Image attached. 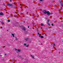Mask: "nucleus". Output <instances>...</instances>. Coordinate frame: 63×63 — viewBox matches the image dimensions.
I'll use <instances>...</instances> for the list:
<instances>
[{
  "instance_id": "4468645a",
  "label": "nucleus",
  "mask_w": 63,
  "mask_h": 63,
  "mask_svg": "<svg viewBox=\"0 0 63 63\" xmlns=\"http://www.w3.org/2000/svg\"><path fill=\"white\" fill-rule=\"evenodd\" d=\"M48 24L49 25H50V24L49 23H48Z\"/></svg>"
},
{
  "instance_id": "423d86ee",
  "label": "nucleus",
  "mask_w": 63,
  "mask_h": 63,
  "mask_svg": "<svg viewBox=\"0 0 63 63\" xmlns=\"http://www.w3.org/2000/svg\"><path fill=\"white\" fill-rule=\"evenodd\" d=\"M31 57H32V58L33 59H35V58L34 57V56H32V55H31Z\"/></svg>"
},
{
  "instance_id": "7ed1b4c3",
  "label": "nucleus",
  "mask_w": 63,
  "mask_h": 63,
  "mask_svg": "<svg viewBox=\"0 0 63 63\" xmlns=\"http://www.w3.org/2000/svg\"><path fill=\"white\" fill-rule=\"evenodd\" d=\"M25 40L26 41H28V40H29V39L28 38H26L25 39Z\"/></svg>"
},
{
  "instance_id": "1a4fd4ad",
  "label": "nucleus",
  "mask_w": 63,
  "mask_h": 63,
  "mask_svg": "<svg viewBox=\"0 0 63 63\" xmlns=\"http://www.w3.org/2000/svg\"><path fill=\"white\" fill-rule=\"evenodd\" d=\"M15 38L16 41H17L18 40V38H17L16 37H15Z\"/></svg>"
},
{
  "instance_id": "dca6fc26",
  "label": "nucleus",
  "mask_w": 63,
  "mask_h": 63,
  "mask_svg": "<svg viewBox=\"0 0 63 63\" xmlns=\"http://www.w3.org/2000/svg\"><path fill=\"white\" fill-rule=\"evenodd\" d=\"M8 22H10V20H8Z\"/></svg>"
},
{
  "instance_id": "f03ea898",
  "label": "nucleus",
  "mask_w": 63,
  "mask_h": 63,
  "mask_svg": "<svg viewBox=\"0 0 63 63\" xmlns=\"http://www.w3.org/2000/svg\"><path fill=\"white\" fill-rule=\"evenodd\" d=\"M7 5L9 6H12L13 5L12 4L8 3L7 4Z\"/></svg>"
},
{
  "instance_id": "2f4dec72",
  "label": "nucleus",
  "mask_w": 63,
  "mask_h": 63,
  "mask_svg": "<svg viewBox=\"0 0 63 63\" xmlns=\"http://www.w3.org/2000/svg\"><path fill=\"white\" fill-rule=\"evenodd\" d=\"M17 23H18V22H17Z\"/></svg>"
},
{
  "instance_id": "6e6552de",
  "label": "nucleus",
  "mask_w": 63,
  "mask_h": 63,
  "mask_svg": "<svg viewBox=\"0 0 63 63\" xmlns=\"http://www.w3.org/2000/svg\"><path fill=\"white\" fill-rule=\"evenodd\" d=\"M12 35L13 36V37H15V36L14 35V34L13 33H12Z\"/></svg>"
},
{
  "instance_id": "9d476101",
  "label": "nucleus",
  "mask_w": 63,
  "mask_h": 63,
  "mask_svg": "<svg viewBox=\"0 0 63 63\" xmlns=\"http://www.w3.org/2000/svg\"><path fill=\"white\" fill-rule=\"evenodd\" d=\"M41 26H43L44 25H43V23H41Z\"/></svg>"
},
{
  "instance_id": "f3484780",
  "label": "nucleus",
  "mask_w": 63,
  "mask_h": 63,
  "mask_svg": "<svg viewBox=\"0 0 63 63\" xmlns=\"http://www.w3.org/2000/svg\"><path fill=\"white\" fill-rule=\"evenodd\" d=\"M1 23H3V21H1Z\"/></svg>"
},
{
  "instance_id": "20e7f679",
  "label": "nucleus",
  "mask_w": 63,
  "mask_h": 63,
  "mask_svg": "<svg viewBox=\"0 0 63 63\" xmlns=\"http://www.w3.org/2000/svg\"><path fill=\"white\" fill-rule=\"evenodd\" d=\"M4 15V14L3 13L1 12L0 13V15L1 16H2V15Z\"/></svg>"
},
{
  "instance_id": "f257e3e1",
  "label": "nucleus",
  "mask_w": 63,
  "mask_h": 63,
  "mask_svg": "<svg viewBox=\"0 0 63 63\" xmlns=\"http://www.w3.org/2000/svg\"><path fill=\"white\" fill-rule=\"evenodd\" d=\"M43 13L44 14H45V15H46V14H47L48 16H49L50 15V12L49 11H47L46 10H44L43 11Z\"/></svg>"
},
{
  "instance_id": "4be33fe9",
  "label": "nucleus",
  "mask_w": 63,
  "mask_h": 63,
  "mask_svg": "<svg viewBox=\"0 0 63 63\" xmlns=\"http://www.w3.org/2000/svg\"><path fill=\"white\" fill-rule=\"evenodd\" d=\"M52 26H53V24H52Z\"/></svg>"
},
{
  "instance_id": "cd10ccee",
  "label": "nucleus",
  "mask_w": 63,
  "mask_h": 63,
  "mask_svg": "<svg viewBox=\"0 0 63 63\" xmlns=\"http://www.w3.org/2000/svg\"><path fill=\"white\" fill-rule=\"evenodd\" d=\"M25 22V21H24L23 22Z\"/></svg>"
},
{
  "instance_id": "a211bd4d",
  "label": "nucleus",
  "mask_w": 63,
  "mask_h": 63,
  "mask_svg": "<svg viewBox=\"0 0 63 63\" xmlns=\"http://www.w3.org/2000/svg\"><path fill=\"white\" fill-rule=\"evenodd\" d=\"M61 6H63V4H61Z\"/></svg>"
},
{
  "instance_id": "bb28decb",
  "label": "nucleus",
  "mask_w": 63,
  "mask_h": 63,
  "mask_svg": "<svg viewBox=\"0 0 63 63\" xmlns=\"http://www.w3.org/2000/svg\"><path fill=\"white\" fill-rule=\"evenodd\" d=\"M28 28H29V27H28Z\"/></svg>"
},
{
  "instance_id": "a878e982",
  "label": "nucleus",
  "mask_w": 63,
  "mask_h": 63,
  "mask_svg": "<svg viewBox=\"0 0 63 63\" xmlns=\"http://www.w3.org/2000/svg\"><path fill=\"white\" fill-rule=\"evenodd\" d=\"M61 9H63V8L62 7H61Z\"/></svg>"
},
{
  "instance_id": "ddd939ff",
  "label": "nucleus",
  "mask_w": 63,
  "mask_h": 63,
  "mask_svg": "<svg viewBox=\"0 0 63 63\" xmlns=\"http://www.w3.org/2000/svg\"><path fill=\"white\" fill-rule=\"evenodd\" d=\"M24 46H26V44H24Z\"/></svg>"
},
{
  "instance_id": "7c9ffc66",
  "label": "nucleus",
  "mask_w": 63,
  "mask_h": 63,
  "mask_svg": "<svg viewBox=\"0 0 63 63\" xmlns=\"http://www.w3.org/2000/svg\"><path fill=\"white\" fill-rule=\"evenodd\" d=\"M0 56H2V55H0Z\"/></svg>"
},
{
  "instance_id": "412c9836",
  "label": "nucleus",
  "mask_w": 63,
  "mask_h": 63,
  "mask_svg": "<svg viewBox=\"0 0 63 63\" xmlns=\"http://www.w3.org/2000/svg\"><path fill=\"white\" fill-rule=\"evenodd\" d=\"M49 20H48V22H49Z\"/></svg>"
},
{
  "instance_id": "0eeeda50",
  "label": "nucleus",
  "mask_w": 63,
  "mask_h": 63,
  "mask_svg": "<svg viewBox=\"0 0 63 63\" xmlns=\"http://www.w3.org/2000/svg\"><path fill=\"white\" fill-rule=\"evenodd\" d=\"M15 49L16 50H18V51L19 52H20V50L19 49Z\"/></svg>"
},
{
  "instance_id": "6ab92c4d",
  "label": "nucleus",
  "mask_w": 63,
  "mask_h": 63,
  "mask_svg": "<svg viewBox=\"0 0 63 63\" xmlns=\"http://www.w3.org/2000/svg\"><path fill=\"white\" fill-rule=\"evenodd\" d=\"M38 35H39V36L40 35V33H38Z\"/></svg>"
},
{
  "instance_id": "f8f14e48",
  "label": "nucleus",
  "mask_w": 63,
  "mask_h": 63,
  "mask_svg": "<svg viewBox=\"0 0 63 63\" xmlns=\"http://www.w3.org/2000/svg\"><path fill=\"white\" fill-rule=\"evenodd\" d=\"M53 45L54 46H55V44H53Z\"/></svg>"
},
{
  "instance_id": "c85d7f7f",
  "label": "nucleus",
  "mask_w": 63,
  "mask_h": 63,
  "mask_svg": "<svg viewBox=\"0 0 63 63\" xmlns=\"http://www.w3.org/2000/svg\"><path fill=\"white\" fill-rule=\"evenodd\" d=\"M10 2H11V1H12V0H10Z\"/></svg>"
},
{
  "instance_id": "c756f323",
  "label": "nucleus",
  "mask_w": 63,
  "mask_h": 63,
  "mask_svg": "<svg viewBox=\"0 0 63 63\" xmlns=\"http://www.w3.org/2000/svg\"><path fill=\"white\" fill-rule=\"evenodd\" d=\"M7 31H9L8 30H7Z\"/></svg>"
},
{
  "instance_id": "aec40b11",
  "label": "nucleus",
  "mask_w": 63,
  "mask_h": 63,
  "mask_svg": "<svg viewBox=\"0 0 63 63\" xmlns=\"http://www.w3.org/2000/svg\"><path fill=\"white\" fill-rule=\"evenodd\" d=\"M29 46V45H28V46H27V47H28V46Z\"/></svg>"
},
{
  "instance_id": "393cba45",
  "label": "nucleus",
  "mask_w": 63,
  "mask_h": 63,
  "mask_svg": "<svg viewBox=\"0 0 63 63\" xmlns=\"http://www.w3.org/2000/svg\"><path fill=\"white\" fill-rule=\"evenodd\" d=\"M0 28H1V29H2V27H1Z\"/></svg>"
},
{
  "instance_id": "b1692460",
  "label": "nucleus",
  "mask_w": 63,
  "mask_h": 63,
  "mask_svg": "<svg viewBox=\"0 0 63 63\" xmlns=\"http://www.w3.org/2000/svg\"><path fill=\"white\" fill-rule=\"evenodd\" d=\"M5 55H7V54H5Z\"/></svg>"
},
{
  "instance_id": "9b49d317",
  "label": "nucleus",
  "mask_w": 63,
  "mask_h": 63,
  "mask_svg": "<svg viewBox=\"0 0 63 63\" xmlns=\"http://www.w3.org/2000/svg\"><path fill=\"white\" fill-rule=\"evenodd\" d=\"M23 30H25V28H23Z\"/></svg>"
},
{
  "instance_id": "5701e85b",
  "label": "nucleus",
  "mask_w": 63,
  "mask_h": 63,
  "mask_svg": "<svg viewBox=\"0 0 63 63\" xmlns=\"http://www.w3.org/2000/svg\"><path fill=\"white\" fill-rule=\"evenodd\" d=\"M31 42H32L31 41H29V42L30 43H31Z\"/></svg>"
},
{
  "instance_id": "39448f33",
  "label": "nucleus",
  "mask_w": 63,
  "mask_h": 63,
  "mask_svg": "<svg viewBox=\"0 0 63 63\" xmlns=\"http://www.w3.org/2000/svg\"><path fill=\"white\" fill-rule=\"evenodd\" d=\"M39 37L40 38H43V36H41V35H39Z\"/></svg>"
},
{
  "instance_id": "2eb2a0df",
  "label": "nucleus",
  "mask_w": 63,
  "mask_h": 63,
  "mask_svg": "<svg viewBox=\"0 0 63 63\" xmlns=\"http://www.w3.org/2000/svg\"><path fill=\"white\" fill-rule=\"evenodd\" d=\"M40 1H43V0H40Z\"/></svg>"
}]
</instances>
